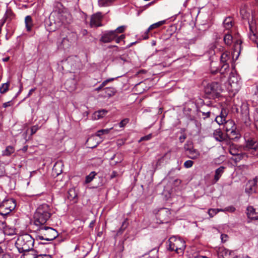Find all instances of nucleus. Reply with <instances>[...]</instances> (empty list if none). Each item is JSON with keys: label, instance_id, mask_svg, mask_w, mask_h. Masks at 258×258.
Wrapping results in <instances>:
<instances>
[{"label": "nucleus", "instance_id": "obj_28", "mask_svg": "<svg viewBox=\"0 0 258 258\" xmlns=\"http://www.w3.org/2000/svg\"><path fill=\"white\" fill-rule=\"evenodd\" d=\"M165 22V20H163L151 25L147 30V32L148 33L151 30L159 27L160 26L164 24Z\"/></svg>", "mask_w": 258, "mask_h": 258}, {"label": "nucleus", "instance_id": "obj_55", "mask_svg": "<svg viewBox=\"0 0 258 258\" xmlns=\"http://www.w3.org/2000/svg\"><path fill=\"white\" fill-rule=\"evenodd\" d=\"M241 42L240 41H237L234 44L235 49H237L238 47L240 48Z\"/></svg>", "mask_w": 258, "mask_h": 258}, {"label": "nucleus", "instance_id": "obj_46", "mask_svg": "<svg viewBox=\"0 0 258 258\" xmlns=\"http://www.w3.org/2000/svg\"><path fill=\"white\" fill-rule=\"evenodd\" d=\"M152 134H149L147 136L142 137L139 140V142H141L143 141H148L150 140L152 138Z\"/></svg>", "mask_w": 258, "mask_h": 258}, {"label": "nucleus", "instance_id": "obj_32", "mask_svg": "<svg viewBox=\"0 0 258 258\" xmlns=\"http://www.w3.org/2000/svg\"><path fill=\"white\" fill-rule=\"evenodd\" d=\"M127 219H125L124 221L122 222V225L120 229L117 231V234H121L122 233L123 231L126 228L128 225V223L127 222Z\"/></svg>", "mask_w": 258, "mask_h": 258}, {"label": "nucleus", "instance_id": "obj_40", "mask_svg": "<svg viewBox=\"0 0 258 258\" xmlns=\"http://www.w3.org/2000/svg\"><path fill=\"white\" fill-rule=\"evenodd\" d=\"M125 28L126 27L124 26H121L113 31H115V34L117 36L118 33H121L123 32L125 29Z\"/></svg>", "mask_w": 258, "mask_h": 258}, {"label": "nucleus", "instance_id": "obj_60", "mask_svg": "<svg viewBox=\"0 0 258 258\" xmlns=\"http://www.w3.org/2000/svg\"><path fill=\"white\" fill-rule=\"evenodd\" d=\"M2 258H13L9 253H5Z\"/></svg>", "mask_w": 258, "mask_h": 258}, {"label": "nucleus", "instance_id": "obj_13", "mask_svg": "<svg viewBox=\"0 0 258 258\" xmlns=\"http://www.w3.org/2000/svg\"><path fill=\"white\" fill-rule=\"evenodd\" d=\"M217 254L220 258H232V252L224 247H220L217 250Z\"/></svg>", "mask_w": 258, "mask_h": 258}, {"label": "nucleus", "instance_id": "obj_56", "mask_svg": "<svg viewBox=\"0 0 258 258\" xmlns=\"http://www.w3.org/2000/svg\"><path fill=\"white\" fill-rule=\"evenodd\" d=\"M118 175V173L116 171H113L111 175H110V178L112 179L115 177H116Z\"/></svg>", "mask_w": 258, "mask_h": 258}, {"label": "nucleus", "instance_id": "obj_53", "mask_svg": "<svg viewBox=\"0 0 258 258\" xmlns=\"http://www.w3.org/2000/svg\"><path fill=\"white\" fill-rule=\"evenodd\" d=\"M13 105V103L12 102V101H8V102L3 103V106L4 108H7L9 106H12Z\"/></svg>", "mask_w": 258, "mask_h": 258}, {"label": "nucleus", "instance_id": "obj_25", "mask_svg": "<svg viewBox=\"0 0 258 258\" xmlns=\"http://www.w3.org/2000/svg\"><path fill=\"white\" fill-rule=\"evenodd\" d=\"M240 151L236 145L231 144L229 146V152L233 156L237 155Z\"/></svg>", "mask_w": 258, "mask_h": 258}, {"label": "nucleus", "instance_id": "obj_20", "mask_svg": "<svg viewBox=\"0 0 258 258\" xmlns=\"http://www.w3.org/2000/svg\"><path fill=\"white\" fill-rule=\"evenodd\" d=\"M213 137L216 140L221 142L224 140V137L220 129H217L214 131Z\"/></svg>", "mask_w": 258, "mask_h": 258}, {"label": "nucleus", "instance_id": "obj_43", "mask_svg": "<svg viewBox=\"0 0 258 258\" xmlns=\"http://www.w3.org/2000/svg\"><path fill=\"white\" fill-rule=\"evenodd\" d=\"M227 115V112L226 109L224 108H222L221 110V112L219 115H218V117H221L222 118H226Z\"/></svg>", "mask_w": 258, "mask_h": 258}, {"label": "nucleus", "instance_id": "obj_1", "mask_svg": "<svg viewBox=\"0 0 258 258\" xmlns=\"http://www.w3.org/2000/svg\"><path fill=\"white\" fill-rule=\"evenodd\" d=\"M50 216V209L48 205L43 204L39 206L34 214V225L36 227L45 225Z\"/></svg>", "mask_w": 258, "mask_h": 258}, {"label": "nucleus", "instance_id": "obj_50", "mask_svg": "<svg viewBox=\"0 0 258 258\" xmlns=\"http://www.w3.org/2000/svg\"><path fill=\"white\" fill-rule=\"evenodd\" d=\"M39 128L38 125L33 126L31 128V135L34 134Z\"/></svg>", "mask_w": 258, "mask_h": 258}, {"label": "nucleus", "instance_id": "obj_41", "mask_svg": "<svg viewBox=\"0 0 258 258\" xmlns=\"http://www.w3.org/2000/svg\"><path fill=\"white\" fill-rule=\"evenodd\" d=\"M208 213L209 216L212 218L217 214V210L216 209H210Z\"/></svg>", "mask_w": 258, "mask_h": 258}, {"label": "nucleus", "instance_id": "obj_49", "mask_svg": "<svg viewBox=\"0 0 258 258\" xmlns=\"http://www.w3.org/2000/svg\"><path fill=\"white\" fill-rule=\"evenodd\" d=\"M201 112L202 113V114L204 119H206V118L210 117V115H211L210 111H208L207 112L201 111Z\"/></svg>", "mask_w": 258, "mask_h": 258}, {"label": "nucleus", "instance_id": "obj_16", "mask_svg": "<svg viewBox=\"0 0 258 258\" xmlns=\"http://www.w3.org/2000/svg\"><path fill=\"white\" fill-rule=\"evenodd\" d=\"M226 134L230 140L237 139L240 137L238 132L235 130V127L227 129V127H226Z\"/></svg>", "mask_w": 258, "mask_h": 258}, {"label": "nucleus", "instance_id": "obj_21", "mask_svg": "<svg viewBox=\"0 0 258 258\" xmlns=\"http://www.w3.org/2000/svg\"><path fill=\"white\" fill-rule=\"evenodd\" d=\"M225 167L223 166H220L218 168H217L215 171V174L214 176V180L215 182H217L219 180L220 178L221 177L222 174L224 172Z\"/></svg>", "mask_w": 258, "mask_h": 258}, {"label": "nucleus", "instance_id": "obj_47", "mask_svg": "<svg viewBox=\"0 0 258 258\" xmlns=\"http://www.w3.org/2000/svg\"><path fill=\"white\" fill-rule=\"evenodd\" d=\"M225 210H226V212L233 213L235 211L236 209L234 206H231L226 207L225 208Z\"/></svg>", "mask_w": 258, "mask_h": 258}, {"label": "nucleus", "instance_id": "obj_61", "mask_svg": "<svg viewBox=\"0 0 258 258\" xmlns=\"http://www.w3.org/2000/svg\"><path fill=\"white\" fill-rule=\"evenodd\" d=\"M35 90V88L31 89V90H30V91L28 93V96H30Z\"/></svg>", "mask_w": 258, "mask_h": 258}, {"label": "nucleus", "instance_id": "obj_52", "mask_svg": "<svg viewBox=\"0 0 258 258\" xmlns=\"http://www.w3.org/2000/svg\"><path fill=\"white\" fill-rule=\"evenodd\" d=\"M36 258H52L49 254H39L35 256Z\"/></svg>", "mask_w": 258, "mask_h": 258}, {"label": "nucleus", "instance_id": "obj_34", "mask_svg": "<svg viewBox=\"0 0 258 258\" xmlns=\"http://www.w3.org/2000/svg\"><path fill=\"white\" fill-rule=\"evenodd\" d=\"M9 86V82L3 84L0 87V93L2 94L6 93L8 90Z\"/></svg>", "mask_w": 258, "mask_h": 258}, {"label": "nucleus", "instance_id": "obj_37", "mask_svg": "<svg viewBox=\"0 0 258 258\" xmlns=\"http://www.w3.org/2000/svg\"><path fill=\"white\" fill-rule=\"evenodd\" d=\"M222 65L221 67V68L219 69V72L221 74H224L225 72L227 71L229 69V64L228 63H222Z\"/></svg>", "mask_w": 258, "mask_h": 258}, {"label": "nucleus", "instance_id": "obj_8", "mask_svg": "<svg viewBox=\"0 0 258 258\" xmlns=\"http://www.w3.org/2000/svg\"><path fill=\"white\" fill-rule=\"evenodd\" d=\"M222 91V88L217 82H213L207 85L205 88L206 94L211 95L213 97H218Z\"/></svg>", "mask_w": 258, "mask_h": 258}, {"label": "nucleus", "instance_id": "obj_57", "mask_svg": "<svg viewBox=\"0 0 258 258\" xmlns=\"http://www.w3.org/2000/svg\"><path fill=\"white\" fill-rule=\"evenodd\" d=\"M186 139V136L184 135H183L179 137V140L180 142L182 143L184 142V140Z\"/></svg>", "mask_w": 258, "mask_h": 258}, {"label": "nucleus", "instance_id": "obj_11", "mask_svg": "<svg viewBox=\"0 0 258 258\" xmlns=\"http://www.w3.org/2000/svg\"><path fill=\"white\" fill-rule=\"evenodd\" d=\"M184 149L187 152L188 158L191 159H197L199 158L200 153L199 151L194 148L192 145L190 143L185 144L184 146Z\"/></svg>", "mask_w": 258, "mask_h": 258}, {"label": "nucleus", "instance_id": "obj_45", "mask_svg": "<svg viewBox=\"0 0 258 258\" xmlns=\"http://www.w3.org/2000/svg\"><path fill=\"white\" fill-rule=\"evenodd\" d=\"M194 164V162L191 160H187L184 163V166L186 168H189Z\"/></svg>", "mask_w": 258, "mask_h": 258}, {"label": "nucleus", "instance_id": "obj_2", "mask_svg": "<svg viewBox=\"0 0 258 258\" xmlns=\"http://www.w3.org/2000/svg\"><path fill=\"white\" fill-rule=\"evenodd\" d=\"M70 14L66 11L61 4L58 3L56 7L51 13L49 19L57 27L60 26L62 24L70 23Z\"/></svg>", "mask_w": 258, "mask_h": 258}, {"label": "nucleus", "instance_id": "obj_35", "mask_svg": "<svg viewBox=\"0 0 258 258\" xmlns=\"http://www.w3.org/2000/svg\"><path fill=\"white\" fill-rule=\"evenodd\" d=\"M112 129V128H107V129H102L99 130L95 134L96 136L100 137L101 135L103 134H107L109 133L110 131Z\"/></svg>", "mask_w": 258, "mask_h": 258}, {"label": "nucleus", "instance_id": "obj_7", "mask_svg": "<svg viewBox=\"0 0 258 258\" xmlns=\"http://www.w3.org/2000/svg\"><path fill=\"white\" fill-rule=\"evenodd\" d=\"M229 90L234 94L236 93L239 90L241 87L240 78L239 76L234 72H231L229 78Z\"/></svg>", "mask_w": 258, "mask_h": 258}, {"label": "nucleus", "instance_id": "obj_38", "mask_svg": "<svg viewBox=\"0 0 258 258\" xmlns=\"http://www.w3.org/2000/svg\"><path fill=\"white\" fill-rule=\"evenodd\" d=\"M104 90L108 97H110L114 94L115 91L113 88L107 87Z\"/></svg>", "mask_w": 258, "mask_h": 258}, {"label": "nucleus", "instance_id": "obj_22", "mask_svg": "<svg viewBox=\"0 0 258 258\" xmlns=\"http://www.w3.org/2000/svg\"><path fill=\"white\" fill-rule=\"evenodd\" d=\"M25 23L27 30L30 31L33 26V21L31 17L27 16L25 19Z\"/></svg>", "mask_w": 258, "mask_h": 258}, {"label": "nucleus", "instance_id": "obj_23", "mask_svg": "<svg viewBox=\"0 0 258 258\" xmlns=\"http://www.w3.org/2000/svg\"><path fill=\"white\" fill-rule=\"evenodd\" d=\"M15 151V150L13 146H8L6 147L5 150L3 151L2 155L4 156H9L14 153Z\"/></svg>", "mask_w": 258, "mask_h": 258}, {"label": "nucleus", "instance_id": "obj_5", "mask_svg": "<svg viewBox=\"0 0 258 258\" xmlns=\"http://www.w3.org/2000/svg\"><path fill=\"white\" fill-rule=\"evenodd\" d=\"M185 247V241L180 237L172 236L168 240V249L170 251H175L179 255H182L183 254Z\"/></svg>", "mask_w": 258, "mask_h": 258}, {"label": "nucleus", "instance_id": "obj_36", "mask_svg": "<svg viewBox=\"0 0 258 258\" xmlns=\"http://www.w3.org/2000/svg\"><path fill=\"white\" fill-rule=\"evenodd\" d=\"M224 127L225 128V131H226V127H227V129L229 128H234L235 127L234 123L232 120H227L225 123Z\"/></svg>", "mask_w": 258, "mask_h": 258}, {"label": "nucleus", "instance_id": "obj_14", "mask_svg": "<svg viewBox=\"0 0 258 258\" xmlns=\"http://www.w3.org/2000/svg\"><path fill=\"white\" fill-rule=\"evenodd\" d=\"M241 113L242 119L245 122L249 121V108L247 104L243 103L241 106Z\"/></svg>", "mask_w": 258, "mask_h": 258}, {"label": "nucleus", "instance_id": "obj_33", "mask_svg": "<svg viewBox=\"0 0 258 258\" xmlns=\"http://www.w3.org/2000/svg\"><path fill=\"white\" fill-rule=\"evenodd\" d=\"M96 175V173L94 171L91 172L88 175L86 176L85 179V183H89L91 182L93 179L94 178L95 175Z\"/></svg>", "mask_w": 258, "mask_h": 258}, {"label": "nucleus", "instance_id": "obj_64", "mask_svg": "<svg viewBox=\"0 0 258 258\" xmlns=\"http://www.w3.org/2000/svg\"><path fill=\"white\" fill-rule=\"evenodd\" d=\"M82 33L83 35H86L87 33V31L84 29L83 30Z\"/></svg>", "mask_w": 258, "mask_h": 258}, {"label": "nucleus", "instance_id": "obj_15", "mask_svg": "<svg viewBox=\"0 0 258 258\" xmlns=\"http://www.w3.org/2000/svg\"><path fill=\"white\" fill-rule=\"evenodd\" d=\"M256 183L257 179L256 178L248 181V182L246 184L245 192L248 194L254 192L255 191Z\"/></svg>", "mask_w": 258, "mask_h": 258}, {"label": "nucleus", "instance_id": "obj_19", "mask_svg": "<svg viewBox=\"0 0 258 258\" xmlns=\"http://www.w3.org/2000/svg\"><path fill=\"white\" fill-rule=\"evenodd\" d=\"M107 111L105 109H102L95 111L92 115V118L94 120H98L102 118L106 113Z\"/></svg>", "mask_w": 258, "mask_h": 258}, {"label": "nucleus", "instance_id": "obj_51", "mask_svg": "<svg viewBox=\"0 0 258 258\" xmlns=\"http://www.w3.org/2000/svg\"><path fill=\"white\" fill-rule=\"evenodd\" d=\"M107 84V81H104L102 84L97 88H95L96 91H99L103 87H104Z\"/></svg>", "mask_w": 258, "mask_h": 258}, {"label": "nucleus", "instance_id": "obj_27", "mask_svg": "<svg viewBox=\"0 0 258 258\" xmlns=\"http://www.w3.org/2000/svg\"><path fill=\"white\" fill-rule=\"evenodd\" d=\"M234 156L235 158H233V160L235 162V163H237L242 159L247 157L245 153H242L241 151L238 153L237 155H236Z\"/></svg>", "mask_w": 258, "mask_h": 258}, {"label": "nucleus", "instance_id": "obj_42", "mask_svg": "<svg viewBox=\"0 0 258 258\" xmlns=\"http://www.w3.org/2000/svg\"><path fill=\"white\" fill-rule=\"evenodd\" d=\"M215 121L219 124H223L225 123L226 121L225 118H222L221 117H218V116H216V117L215 118Z\"/></svg>", "mask_w": 258, "mask_h": 258}, {"label": "nucleus", "instance_id": "obj_29", "mask_svg": "<svg viewBox=\"0 0 258 258\" xmlns=\"http://www.w3.org/2000/svg\"><path fill=\"white\" fill-rule=\"evenodd\" d=\"M249 38L253 42H256L257 36L255 33L254 32L252 29L251 26L249 25Z\"/></svg>", "mask_w": 258, "mask_h": 258}, {"label": "nucleus", "instance_id": "obj_26", "mask_svg": "<svg viewBox=\"0 0 258 258\" xmlns=\"http://www.w3.org/2000/svg\"><path fill=\"white\" fill-rule=\"evenodd\" d=\"M230 52L225 51L221 55L220 60L221 63H228L227 61L230 59Z\"/></svg>", "mask_w": 258, "mask_h": 258}, {"label": "nucleus", "instance_id": "obj_31", "mask_svg": "<svg viewBox=\"0 0 258 258\" xmlns=\"http://www.w3.org/2000/svg\"><path fill=\"white\" fill-rule=\"evenodd\" d=\"M224 41L227 45H230L232 43V36L231 34L227 33L224 37Z\"/></svg>", "mask_w": 258, "mask_h": 258}, {"label": "nucleus", "instance_id": "obj_48", "mask_svg": "<svg viewBox=\"0 0 258 258\" xmlns=\"http://www.w3.org/2000/svg\"><path fill=\"white\" fill-rule=\"evenodd\" d=\"M125 38V35L123 34L119 36L116 37V38L114 39L115 40L116 43H119L121 40H123Z\"/></svg>", "mask_w": 258, "mask_h": 258}, {"label": "nucleus", "instance_id": "obj_54", "mask_svg": "<svg viewBox=\"0 0 258 258\" xmlns=\"http://www.w3.org/2000/svg\"><path fill=\"white\" fill-rule=\"evenodd\" d=\"M254 125L256 128L258 130V114L255 117Z\"/></svg>", "mask_w": 258, "mask_h": 258}, {"label": "nucleus", "instance_id": "obj_62", "mask_svg": "<svg viewBox=\"0 0 258 258\" xmlns=\"http://www.w3.org/2000/svg\"><path fill=\"white\" fill-rule=\"evenodd\" d=\"M216 210H217V213L219 212H226V210H225V208L224 209H216Z\"/></svg>", "mask_w": 258, "mask_h": 258}, {"label": "nucleus", "instance_id": "obj_12", "mask_svg": "<svg viewBox=\"0 0 258 258\" xmlns=\"http://www.w3.org/2000/svg\"><path fill=\"white\" fill-rule=\"evenodd\" d=\"M116 38L115 31L113 30L105 31L100 38V41L104 43H109Z\"/></svg>", "mask_w": 258, "mask_h": 258}, {"label": "nucleus", "instance_id": "obj_63", "mask_svg": "<svg viewBox=\"0 0 258 258\" xmlns=\"http://www.w3.org/2000/svg\"><path fill=\"white\" fill-rule=\"evenodd\" d=\"M163 157H162V158H161L160 159H158L157 162V165H158V164H160L161 163V162H162V161L163 160Z\"/></svg>", "mask_w": 258, "mask_h": 258}, {"label": "nucleus", "instance_id": "obj_18", "mask_svg": "<svg viewBox=\"0 0 258 258\" xmlns=\"http://www.w3.org/2000/svg\"><path fill=\"white\" fill-rule=\"evenodd\" d=\"M223 25L225 29L230 30L234 25L233 18L230 17L226 18L223 21Z\"/></svg>", "mask_w": 258, "mask_h": 258}, {"label": "nucleus", "instance_id": "obj_44", "mask_svg": "<svg viewBox=\"0 0 258 258\" xmlns=\"http://www.w3.org/2000/svg\"><path fill=\"white\" fill-rule=\"evenodd\" d=\"M129 122L128 118H124L119 123V126L120 127H124Z\"/></svg>", "mask_w": 258, "mask_h": 258}, {"label": "nucleus", "instance_id": "obj_24", "mask_svg": "<svg viewBox=\"0 0 258 258\" xmlns=\"http://www.w3.org/2000/svg\"><path fill=\"white\" fill-rule=\"evenodd\" d=\"M70 46V42L68 38H63L60 42H58V47L60 48H67Z\"/></svg>", "mask_w": 258, "mask_h": 258}, {"label": "nucleus", "instance_id": "obj_58", "mask_svg": "<svg viewBox=\"0 0 258 258\" xmlns=\"http://www.w3.org/2000/svg\"><path fill=\"white\" fill-rule=\"evenodd\" d=\"M221 238L222 241H226L227 240V235L226 234H221Z\"/></svg>", "mask_w": 258, "mask_h": 258}, {"label": "nucleus", "instance_id": "obj_3", "mask_svg": "<svg viewBox=\"0 0 258 258\" xmlns=\"http://www.w3.org/2000/svg\"><path fill=\"white\" fill-rule=\"evenodd\" d=\"M34 243V238L29 234L25 233L18 236L15 245L20 253L32 249Z\"/></svg>", "mask_w": 258, "mask_h": 258}, {"label": "nucleus", "instance_id": "obj_30", "mask_svg": "<svg viewBox=\"0 0 258 258\" xmlns=\"http://www.w3.org/2000/svg\"><path fill=\"white\" fill-rule=\"evenodd\" d=\"M115 0H99L98 5L100 7L108 6Z\"/></svg>", "mask_w": 258, "mask_h": 258}, {"label": "nucleus", "instance_id": "obj_39", "mask_svg": "<svg viewBox=\"0 0 258 258\" xmlns=\"http://www.w3.org/2000/svg\"><path fill=\"white\" fill-rule=\"evenodd\" d=\"M4 232L8 235H13L15 233V230L14 228L6 227L4 230Z\"/></svg>", "mask_w": 258, "mask_h": 258}, {"label": "nucleus", "instance_id": "obj_10", "mask_svg": "<svg viewBox=\"0 0 258 258\" xmlns=\"http://www.w3.org/2000/svg\"><path fill=\"white\" fill-rule=\"evenodd\" d=\"M103 16L100 12H98L93 14L90 20V26L91 28H96L102 26V20Z\"/></svg>", "mask_w": 258, "mask_h": 258}, {"label": "nucleus", "instance_id": "obj_9", "mask_svg": "<svg viewBox=\"0 0 258 258\" xmlns=\"http://www.w3.org/2000/svg\"><path fill=\"white\" fill-rule=\"evenodd\" d=\"M245 149L252 156L258 155V143L254 139H248L246 141Z\"/></svg>", "mask_w": 258, "mask_h": 258}, {"label": "nucleus", "instance_id": "obj_17", "mask_svg": "<svg viewBox=\"0 0 258 258\" xmlns=\"http://www.w3.org/2000/svg\"><path fill=\"white\" fill-rule=\"evenodd\" d=\"M246 214L247 217L251 219H257L258 213L255 212V210L252 206H248L246 209Z\"/></svg>", "mask_w": 258, "mask_h": 258}, {"label": "nucleus", "instance_id": "obj_4", "mask_svg": "<svg viewBox=\"0 0 258 258\" xmlns=\"http://www.w3.org/2000/svg\"><path fill=\"white\" fill-rule=\"evenodd\" d=\"M36 239L52 241L58 236V233L54 229L45 225L36 228Z\"/></svg>", "mask_w": 258, "mask_h": 258}, {"label": "nucleus", "instance_id": "obj_6", "mask_svg": "<svg viewBox=\"0 0 258 258\" xmlns=\"http://www.w3.org/2000/svg\"><path fill=\"white\" fill-rule=\"evenodd\" d=\"M16 207V201L13 199L4 200L0 203V215L4 217L9 215Z\"/></svg>", "mask_w": 258, "mask_h": 258}, {"label": "nucleus", "instance_id": "obj_59", "mask_svg": "<svg viewBox=\"0 0 258 258\" xmlns=\"http://www.w3.org/2000/svg\"><path fill=\"white\" fill-rule=\"evenodd\" d=\"M94 138H95V136H91V137H90L89 138H88V140H87V145H88V146H89V145H90V143H90L91 141H92L94 140Z\"/></svg>", "mask_w": 258, "mask_h": 258}]
</instances>
